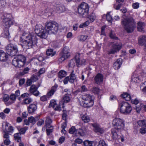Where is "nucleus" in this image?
I'll use <instances>...</instances> for the list:
<instances>
[{
    "label": "nucleus",
    "instance_id": "61",
    "mask_svg": "<svg viewBox=\"0 0 146 146\" xmlns=\"http://www.w3.org/2000/svg\"><path fill=\"white\" fill-rule=\"evenodd\" d=\"M44 123V121L43 120L40 119L37 123V125L38 126H40Z\"/></svg>",
    "mask_w": 146,
    "mask_h": 146
},
{
    "label": "nucleus",
    "instance_id": "26",
    "mask_svg": "<svg viewBox=\"0 0 146 146\" xmlns=\"http://www.w3.org/2000/svg\"><path fill=\"white\" fill-rule=\"evenodd\" d=\"M81 118L84 123H88L90 120L89 116L86 114L83 115L81 117Z\"/></svg>",
    "mask_w": 146,
    "mask_h": 146
},
{
    "label": "nucleus",
    "instance_id": "21",
    "mask_svg": "<svg viewBox=\"0 0 146 146\" xmlns=\"http://www.w3.org/2000/svg\"><path fill=\"white\" fill-rule=\"evenodd\" d=\"M9 96L7 94H5L3 98V100L5 102L6 106H9L12 104V102H10L9 100Z\"/></svg>",
    "mask_w": 146,
    "mask_h": 146
},
{
    "label": "nucleus",
    "instance_id": "44",
    "mask_svg": "<svg viewBox=\"0 0 146 146\" xmlns=\"http://www.w3.org/2000/svg\"><path fill=\"white\" fill-rule=\"evenodd\" d=\"M28 129V127H24L20 129H19V128H18V129L20 132L19 133H20L21 135V134H24L26 132V131H27Z\"/></svg>",
    "mask_w": 146,
    "mask_h": 146
},
{
    "label": "nucleus",
    "instance_id": "30",
    "mask_svg": "<svg viewBox=\"0 0 146 146\" xmlns=\"http://www.w3.org/2000/svg\"><path fill=\"white\" fill-rule=\"evenodd\" d=\"M9 29L4 28V32L3 33V36L6 38H9L10 37V33L9 32Z\"/></svg>",
    "mask_w": 146,
    "mask_h": 146
},
{
    "label": "nucleus",
    "instance_id": "41",
    "mask_svg": "<svg viewBox=\"0 0 146 146\" xmlns=\"http://www.w3.org/2000/svg\"><path fill=\"white\" fill-rule=\"evenodd\" d=\"M33 101L32 98H28L25 99L23 101L24 104H28L31 103Z\"/></svg>",
    "mask_w": 146,
    "mask_h": 146
},
{
    "label": "nucleus",
    "instance_id": "1",
    "mask_svg": "<svg viewBox=\"0 0 146 146\" xmlns=\"http://www.w3.org/2000/svg\"><path fill=\"white\" fill-rule=\"evenodd\" d=\"M58 24L54 21H50L45 23V28L40 24L35 26V32L37 35L42 38H46L48 34H55L58 29Z\"/></svg>",
    "mask_w": 146,
    "mask_h": 146
},
{
    "label": "nucleus",
    "instance_id": "64",
    "mask_svg": "<svg viewBox=\"0 0 146 146\" xmlns=\"http://www.w3.org/2000/svg\"><path fill=\"white\" fill-rule=\"evenodd\" d=\"M4 144L6 145H8L10 143V141L9 139H6L4 141Z\"/></svg>",
    "mask_w": 146,
    "mask_h": 146
},
{
    "label": "nucleus",
    "instance_id": "52",
    "mask_svg": "<svg viewBox=\"0 0 146 146\" xmlns=\"http://www.w3.org/2000/svg\"><path fill=\"white\" fill-rule=\"evenodd\" d=\"M76 129L75 127L74 126H72L69 130V133L71 134H73L74 133L76 132Z\"/></svg>",
    "mask_w": 146,
    "mask_h": 146
},
{
    "label": "nucleus",
    "instance_id": "24",
    "mask_svg": "<svg viewBox=\"0 0 146 146\" xmlns=\"http://www.w3.org/2000/svg\"><path fill=\"white\" fill-rule=\"evenodd\" d=\"M57 87V85H56L52 86L50 90L47 93V96L49 97L52 96L56 90Z\"/></svg>",
    "mask_w": 146,
    "mask_h": 146
},
{
    "label": "nucleus",
    "instance_id": "42",
    "mask_svg": "<svg viewBox=\"0 0 146 146\" xmlns=\"http://www.w3.org/2000/svg\"><path fill=\"white\" fill-rule=\"evenodd\" d=\"M141 107H138L137 106H136V111L138 113H139L140 112L141 108H143L145 109V111H146V109L145 108H146V106L145 105H143V104H141Z\"/></svg>",
    "mask_w": 146,
    "mask_h": 146
},
{
    "label": "nucleus",
    "instance_id": "7",
    "mask_svg": "<svg viewBox=\"0 0 146 146\" xmlns=\"http://www.w3.org/2000/svg\"><path fill=\"white\" fill-rule=\"evenodd\" d=\"M124 121L119 118H116L113 120L112 124L114 127L113 128L116 129L117 131L121 132L123 130L125 124Z\"/></svg>",
    "mask_w": 146,
    "mask_h": 146
},
{
    "label": "nucleus",
    "instance_id": "50",
    "mask_svg": "<svg viewBox=\"0 0 146 146\" xmlns=\"http://www.w3.org/2000/svg\"><path fill=\"white\" fill-rule=\"evenodd\" d=\"M98 146H108L103 140H101L99 142Z\"/></svg>",
    "mask_w": 146,
    "mask_h": 146
},
{
    "label": "nucleus",
    "instance_id": "45",
    "mask_svg": "<svg viewBox=\"0 0 146 146\" xmlns=\"http://www.w3.org/2000/svg\"><path fill=\"white\" fill-rule=\"evenodd\" d=\"M88 36L87 35H82L79 36L78 38L79 40L81 41H84L87 38Z\"/></svg>",
    "mask_w": 146,
    "mask_h": 146
},
{
    "label": "nucleus",
    "instance_id": "46",
    "mask_svg": "<svg viewBox=\"0 0 146 146\" xmlns=\"http://www.w3.org/2000/svg\"><path fill=\"white\" fill-rule=\"evenodd\" d=\"M17 97L14 95V94H11L9 96L11 100L10 102H12V104L14 103Z\"/></svg>",
    "mask_w": 146,
    "mask_h": 146
},
{
    "label": "nucleus",
    "instance_id": "31",
    "mask_svg": "<svg viewBox=\"0 0 146 146\" xmlns=\"http://www.w3.org/2000/svg\"><path fill=\"white\" fill-rule=\"evenodd\" d=\"M57 10L59 12H62L65 11V8L64 6L62 5H58L56 6Z\"/></svg>",
    "mask_w": 146,
    "mask_h": 146
},
{
    "label": "nucleus",
    "instance_id": "5",
    "mask_svg": "<svg viewBox=\"0 0 146 146\" xmlns=\"http://www.w3.org/2000/svg\"><path fill=\"white\" fill-rule=\"evenodd\" d=\"M89 9L88 5L85 2L82 3L78 7V12L83 17H86L88 16Z\"/></svg>",
    "mask_w": 146,
    "mask_h": 146
},
{
    "label": "nucleus",
    "instance_id": "22",
    "mask_svg": "<svg viewBox=\"0 0 146 146\" xmlns=\"http://www.w3.org/2000/svg\"><path fill=\"white\" fill-rule=\"evenodd\" d=\"M122 64L121 59H118L114 62L113 64V67L115 69H118L119 68Z\"/></svg>",
    "mask_w": 146,
    "mask_h": 146
},
{
    "label": "nucleus",
    "instance_id": "16",
    "mask_svg": "<svg viewBox=\"0 0 146 146\" xmlns=\"http://www.w3.org/2000/svg\"><path fill=\"white\" fill-rule=\"evenodd\" d=\"M37 88L35 85H33L31 86L29 92L34 95L37 96L39 94V91L37 90Z\"/></svg>",
    "mask_w": 146,
    "mask_h": 146
},
{
    "label": "nucleus",
    "instance_id": "11",
    "mask_svg": "<svg viewBox=\"0 0 146 146\" xmlns=\"http://www.w3.org/2000/svg\"><path fill=\"white\" fill-rule=\"evenodd\" d=\"M110 44L112 46V48L108 52L109 54H114L118 52L121 47V44H114L113 42H111Z\"/></svg>",
    "mask_w": 146,
    "mask_h": 146
},
{
    "label": "nucleus",
    "instance_id": "58",
    "mask_svg": "<svg viewBox=\"0 0 146 146\" xmlns=\"http://www.w3.org/2000/svg\"><path fill=\"white\" fill-rule=\"evenodd\" d=\"M132 7L134 9H138L139 7V3L137 2L133 3L132 4Z\"/></svg>",
    "mask_w": 146,
    "mask_h": 146
},
{
    "label": "nucleus",
    "instance_id": "48",
    "mask_svg": "<svg viewBox=\"0 0 146 146\" xmlns=\"http://www.w3.org/2000/svg\"><path fill=\"white\" fill-rule=\"evenodd\" d=\"M38 76L37 74H34L31 76L30 79L33 82H35L38 80Z\"/></svg>",
    "mask_w": 146,
    "mask_h": 146
},
{
    "label": "nucleus",
    "instance_id": "28",
    "mask_svg": "<svg viewBox=\"0 0 146 146\" xmlns=\"http://www.w3.org/2000/svg\"><path fill=\"white\" fill-rule=\"evenodd\" d=\"M85 146H95L96 143L93 141H85L83 143Z\"/></svg>",
    "mask_w": 146,
    "mask_h": 146
},
{
    "label": "nucleus",
    "instance_id": "19",
    "mask_svg": "<svg viewBox=\"0 0 146 146\" xmlns=\"http://www.w3.org/2000/svg\"><path fill=\"white\" fill-rule=\"evenodd\" d=\"M119 132H120L117 131L116 129L114 128L112 129L111 130V133L113 138L115 139L119 140L120 139L121 136L117 134V133Z\"/></svg>",
    "mask_w": 146,
    "mask_h": 146
},
{
    "label": "nucleus",
    "instance_id": "13",
    "mask_svg": "<svg viewBox=\"0 0 146 146\" xmlns=\"http://www.w3.org/2000/svg\"><path fill=\"white\" fill-rule=\"evenodd\" d=\"M80 54H78L76 55L75 56L76 64L78 67L82 65H85L86 63V60L85 59H83L80 60Z\"/></svg>",
    "mask_w": 146,
    "mask_h": 146
},
{
    "label": "nucleus",
    "instance_id": "43",
    "mask_svg": "<svg viewBox=\"0 0 146 146\" xmlns=\"http://www.w3.org/2000/svg\"><path fill=\"white\" fill-rule=\"evenodd\" d=\"M28 120L29 122L31 123L33 125L35 124L36 122V119L33 116L29 117L28 118Z\"/></svg>",
    "mask_w": 146,
    "mask_h": 146
},
{
    "label": "nucleus",
    "instance_id": "10",
    "mask_svg": "<svg viewBox=\"0 0 146 146\" xmlns=\"http://www.w3.org/2000/svg\"><path fill=\"white\" fill-rule=\"evenodd\" d=\"M6 51L8 54L11 56H14L17 54L18 49L17 45L9 44L5 47Z\"/></svg>",
    "mask_w": 146,
    "mask_h": 146
},
{
    "label": "nucleus",
    "instance_id": "9",
    "mask_svg": "<svg viewBox=\"0 0 146 146\" xmlns=\"http://www.w3.org/2000/svg\"><path fill=\"white\" fill-rule=\"evenodd\" d=\"M120 111L122 113L128 114L132 110L131 105L127 102H122L119 104Z\"/></svg>",
    "mask_w": 146,
    "mask_h": 146
},
{
    "label": "nucleus",
    "instance_id": "12",
    "mask_svg": "<svg viewBox=\"0 0 146 146\" xmlns=\"http://www.w3.org/2000/svg\"><path fill=\"white\" fill-rule=\"evenodd\" d=\"M70 56L69 52V49L68 47H65L62 50V56L60 58V60L63 61L68 58Z\"/></svg>",
    "mask_w": 146,
    "mask_h": 146
},
{
    "label": "nucleus",
    "instance_id": "14",
    "mask_svg": "<svg viewBox=\"0 0 146 146\" xmlns=\"http://www.w3.org/2000/svg\"><path fill=\"white\" fill-rule=\"evenodd\" d=\"M91 125L94 127V131L96 132L100 133L101 134L103 133L104 132V129L101 127L100 125L97 123H91Z\"/></svg>",
    "mask_w": 146,
    "mask_h": 146
},
{
    "label": "nucleus",
    "instance_id": "2",
    "mask_svg": "<svg viewBox=\"0 0 146 146\" xmlns=\"http://www.w3.org/2000/svg\"><path fill=\"white\" fill-rule=\"evenodd\" d=\"M20 41L25 46H28L29 48H32L37 42V38L35 34L24 33L20 37Z\"/></svg>",
    "mask_w": 146,
    "mask_h": 146
},
{
    "label": "nucleus",
    "instance_id": "38",
    "mask_svg": "<svg viewBox=\"0 0 146 146\" xmlns=\"http://www.w3.org/2000/svg\"><path fill=\"white\" fill-rule=\"evenodd\" d=\"M63 102L65 103L69 102L70 100V95L68 94H66L63 98Z\"/></svg>",
    "mask_w": 146,
    "mask_h": 146
},
{
    "label": "nucleus",
    "instance_id": "62",
    "mask_svg": "<svg viewBox=\"0 0 146 146\" xmlns=\"http://www.w3.org/2000/svg\"><path fill=\"white\" fill-rule=\"evenodd\" d=\"M65 140V138L64 136L60 137L59 139V142L61 144Z\"/></svg>",
    "mask_w": 146,
    "mask_h": 146
},
{
    "label": "nucleus",
    "instance_id": "54",
    "mask_svg": "<svg viewBox=\"0 0 146 146\" xmlns=\"http://www.w3.org/2000/svg\"><path fill=\"white\" fill-rule=\"evenodd\" d=\"M146 127H141L139 130L140 133L142 134H144L146 132Z\"/></svg>",
    "mask_w": 146,
    "mask_h": 146
},
{
    "label": "nucleus",
    "instance_id": "3",
    "mask_svg": "<svg viewBox=\"0 0 146 146\" xmlns=\"http://www.w3.org/2000/svg\"><path fill=\"white\" fill-rule=\"evenodd\" d=\"M121 24L127 33L133 32L135 28L136 23L132 17L122 19Z\"/></svg>",
    "mask_w": 146,
    "mask_h": 146
},
{
    "label": "nucleus",
    "instance_id": "32",
    "mask_svg": "<svg viewBox=\"0 0 146 146\" xmlns=\"http://www.w3.org/2000/svg\"><path fill=\"white\" fill-rule=\"evenodd\" d=\"M131 81L132 82L139 83L140 82V80L137 75L134 74L132 77Z\"/></svg>",
    "mask_w": 146,
    "mask_h": 146
},
{
    "label": "nucleus",
    "instance_id": "23",
    "mask_svg": "<svg viewBox=\"0 0 146 146\" xmlns=\"http://www.w3.org/2000/svg\"><path fill=\"white\" fill-rule=\"evenodd\" d=\"M145 25H143V23L142 22H138L137 23V29L138 31L141 32L142 33L145 32V30H144V27Z\"/></svg>",
    "mask_w": 146,
    "mask_h": 146
},
{
    "label": "nucleus",
    "instance_id": "20",
    "mask_svg": "<svg viewBox=\"0 0 146 146\" xmlns=\"http://www.w3.org/2000/svg\"><path fill=\"white\" fill-rule=\"evenodd\" d=\"M103 76L101 74H98L94 78L95 81L97 84H100L102 83L103 81Z\"/></svg>",
    "mask_w": 146,
    "mask_h": 146
},
{
    "label": "nucleus",
    "instance_id": "35",
    "mask_svg": "<svg viewBox=\"0 0 146 146\" xmlns=\"http://www.w3.org/2000/svg\"><path fill=\"white\" fill-rule=\"evenodd\" d=\"M15 140L19 142L21 140V135L20 133H17L14 135Z\"/></svg>",
    "mask_w": 146,
    "mask_h": 146
},
{
    "label": "nucleus",
    "instance_id": "27",
    "mask_svg": "<svg viewBox=\"0 0 146 146\" xmlns=\"http://www.w3.org/2000/svg\"><path fill=\"white\" fill-rule=\"evenodd\" d=\"M73 72L74 70H72L70 76H68L70 82L71 83H73L76 79V76L73 73Z\"/></svg>",
    "mask_w": 146,
    "mask_h": 146
},
{
    "label": "nucleus",
    "instance_id": "63",
    "mask_svg": "<svg viewBox=\"0 0 146 146\" xmlns=\"http://www.w3.org/2000/svg\"><path fill=\"white\" fill-rule=\"evenodd\" d=\"M131 103L135 105L137 104L139 102L138 100L137 99H135V100H131Z\"/></svg>",
    "mask_w": 146,
    "mask_h": 146
},
{
    "label": "nucleus",
    "instance_id": "18",
    "mask_svg": "<svg viewBox=\"0 0 146 146\" xmlns=\"http://www.w3.org/2000/svg\"><path fill=\"white\" fill-rule=\"evenodd\" d=\"M146 42V36H145L142 35L140 36L138 38V44L140 46L145 45V47L146 45L145 44Z\"/></svg>",
    "mask_w": 146,
    "mask_h": 146
},
{
    "label": "nucleus",
    "instance_id": "36",
    "mask_svg": "<svg viewBox=\"0 0 146 146\" xmlns=\"http://www.w3.org/2000/svg\"><path fill=\"white\" fill-rule=\"evenodd\" d=\"M86 17L90 19L91 22H93L96 18V16L95 14L93 13H92L89 15H88V16Z\"/></svg>",
    "mask_w": 146,
    "mask_h": 146
},
{
    "label": "nucleus",
    "instance_id": "57",
    "mask_svg": "<svg viewBox=\"0 0 146 146\" xmlns=\"http://www.w3.org/2000/svg\"><path fill=\"white\" fill-rule=\"evenodd\" d=\"M122 4L121 3L118 4L117 5L114 4L113 7L114 9L116 10H119L121 7Z\"/></svg>",
    "mask_w": 146,
    "mask_h": 146
},
{
    "label": "nucleus",
    "instance_id": "37",
    "mask_svg": "<svg viewBox=\"0 0 146 146\" xmlns=\"http://www.w3.org/2000/svg\"><path fill=\"white\" fill-rule=\"evenodd\" d=\"M46 53L48 56H54L56 53L55 52H53V50L52 49L47 50L46 51Z\"/></svg>",
    "mask_w": 146,
    "mask_h": 146
},
{
    "label": "nucleus",
    "instance_id": "56",
    "mask_svg": "<svg viewBox=\"0 0 146 146\" xmlns=\"http://www.w3.org/2000/svg\"><path fill=\"white\" fill-rule=\"evenodd\" d=\"M29 70V68L28 67L24 69L23 71L21 73V74L23 75L27 73Z\"/></svg>",
    "mask_w": 146,
    "mask_h": 146
},
{
    "label": "nucleus",
    "instance_id": "59",
    "mask_svg": "<svg viewBox=\"0 0 146 146\" xmlns=\"http://www.w3.org/2000/svg\"><path fill=\"white\" fill-rule=\"evenodd\" d=\"M53 128H52V129H46V131L47 135H50L51 133H52L53 131Z\"/></svg>",
    "mask_w": 146,
    "mask_h": 146
},
{
    "label": "nucleus",
    "instance_id": "15",
    "mask_svg": "<svg viewBox=\"0 0 146 146\" xmlns=\"http://www.w3.org/2000/svg\"><path fill=\"white\" fill-rule=\"evenodd\" d=\"M87 132V129L85 127H82V128L76 130L75 134L76 136H84Z\"/></svg>",
    "mask_w": 146,
    "mask_h": 146
},
{
    "label": "nucleus",
    "instance_id": "39",
    "mask_svg": "<svg viewBox=\"0 0 146 146\" xmlns=\"http://www.w3.org/2000/svg\"><path fill=\"white\" fill-rule=\"evenodd\" d=\"M145 81L144 82L142 83L140 86L141 89L143 93H145L146 92V85L145 84Z\"/></svg>",
    "mask_w": 146,
    "mask_h": 146
},
{
    "label": "nucleus",
    "instance_id": "34",
    "mask_svg": "<svg viewBox=\"0 0 146 146\" xmlns=\"http://www.w3.org/2000/svg\"><path fill=\"white\" fill-rule=\"evenodd\" d=\"M66 71L61 70L58 73V77L59 78H62L66 76Z\"/></svg>",
    "mask_w": 146,
    "mask_h": 146
},
{
    "label": "nucleus",
    "instance_id": "6",
    "mask_svg": "<svg viewBox=\"0 0 146 146\" xmlns=\"http://www.w3.org/2000/svg\"><path fill=\"white\" fill-rule=\"evenodd\" d=\"M25 62V57L22 55H19L13 59L12 61V64L16 67L20 68L24 65Z\"/></svg>",
    "mask_w": 146,
    "mask_h": 146
},
{
    "label": "nucleus",
    "instance_id": "51",
    "mask_svg": "<svg viewBox=\"0 0 146 146\" xmlns=\"http://www.w3.org/2000/svg\"><path fill=\"white\" fill-rule=\"evenodd\" d=\"M92 91L95 94H98L99 92V89L96 87H93L92 90Z\"/></svg>",
    "mask_w": 146,
    "mask_h": 146
},
{
    "label": "nucleus",
    "instance_id": "29",
    "mask_svg": "<svg viewBox=\"0 0 146 146\" xmlns=\"http://www.w3.org/2000/svg\"><path fill=\"white\" fill-rule=\"evenodd\" d=\"M52 122V120L49 117H47L46 120V125L48 128H50L52 127L51 125Z\"/></svg>",
    "mask_w": 146,
    "mask_h": 146
},
{
    "label": "nucleus",
    "instance_id": "49",
    "mask_svg": "<svg viewBox=\"0 0 146 146\" xmlns=\"http://www.w3.org/2000/svg\"><path fill=\"white\" fill-rule=\"evenodd\" d=\"M106 18L107 20L109 22L111 23V21L113 19L109 13H108L106 15Z\"/></svg>",
    "mask_w": 146,
    "mask_h": 146
},
{
    "label": "nucleus",
    "instance_id": "4",
    "mask_svg": "<svg viewBox=\"0 0 146 146\" xmlns=\"http://www.w3.org/2000/svg\"><path fill=\"white\" fill-rule=\"evenodd\" d=\"M82 102H79L81 106L85 108L92 106L94 104V97L89 94L83 95L81 96Z\"/></svg>",
    "mask_w": 146,
    "mask_h": 146
},
{
    "label": "nucleus",
    "instance_id": "40",
    "mask_svg": "<svg viewBox=\"0 0 146 146\" xmlns=\"http://www.w3.org/2000/svg\"><path fill=\"white\" fill-rule=\"evenodd\" d=\"M137 123L139 126L146 127V122L145 120H139L138 121Z\"/></svg>",
    "mask_w": 146,
    "mask_h": 146
},
{
    "label": "nucleus",
    "instance_id": "53",
    "mask_svg": "<svg viewBox=\"0 0 146 146\" xmlns=\"http://www.w3.org/2000/svg\"><path fill=\"white\" fill-rule=\"evenodd\" d=\"M56 104V101L54 100H52L50 101L49 106L50 107H52L53 108H54Z\"/></svg>",
    "mask_w": 146,
    "mask_h": 146
},
{
    "label": "nucleus",
    "instance_id": "47",
    "mask_svg": "<svg viewBox=\"0 0 146 146\" xmlns=\"http://www.w3.org/2000/svg\"><path fill=\"white\" fill-rule=\"evenodd\" d=\"M110 37L112 39L117 40L118 39V38L115 35L114 32L113 31H111L109 34Z\"/></svg>",
    "mask_w": 146,
    "mask_h": 146
},
{
    "label": "nucleus",
    "instance_id": "8",
    "mask_svg": "<svg viewBox=\"0 0 146 146\" xmlns=\"http://www.w3.org/2000/svg\"><path fill=\"white\" fill-rule=\"evenodd\" d=\"M2 19H3V25L4 28L9 29L10 26L13 24V18L11 15L4 14L3 16Z\"/></svg>",
    "mask_w": 146,
    "mask_h": 146
},
{
    "label": "nucleus",
    "instance_id": "33",
    "mask_svg": "<svg viewBox=\"0 0 146 146\" xmlns=\"http://www.w3.org/2000/svg\"><path fill=\"white\" fill-rule=\"evenodd\" d=\"M76 64V58L70 60L69 62L68 65L69 67L74 68Z\"/></svg>",
    "mask_w": 146,
    "mask_h": 146
},
{
    "label": "nucleus",
    "instance_id": "55",
    "mask_svg": "<svg viewBox=\"0 0 146 146\" xmlns=\"http://www.w3.org/2000/svg\"><path fill=\"white\" fill-rule=\"evenodd\" d=\"M45 68H44L40 69L38 72V73L37 74L38 76H39L40 75L44 73L45 72Z\"/></svg>",
    "mask_w": 146,
    "mask_h": 146
},
{
    "label": "nucleus",
    "instance_id": "60",
    "mask_svg": "<svg viewBox=\"0 0 146 146\" xmlns=\"http://www.w3.org/2000/svg\"><path fill=\"white\" fill-rule=\"evenodd\" d=\"M33 82L30 78L27 80L26 82V84L27 86H30L32 84Z\"/></svg>",
    "mask_w": 146,
    "mask_h": 146
},
{
    "label": "nucleus",
    "instance_id": "25",
    "mask_svg": "<svg viewBox=\"0 0 146 146\" xmlns=\"http://www.w3.org/2000/svg\"><path fill=\"white\" fill-rule=\"evenodd\" d=\"M8 58V55L5 52L2 51L0 56V61L2 62L6 61Z\"/></svg>",
    "mask_w": 146,
    "mask_h": 146
},
{
    "label": "nucleus",
    "instance_id": "17",
    "mask_svg": "<svg viewBox=\"0 0 146 146\" xmlns=\"http://www.w3.org/2000/svg\"><path fill=\"white\" fill-rule=\"evenodd\" d=\"M37 109V107L36 105L33 104H30L27 107L28 111L29 113H34Z\"/></svg>",
    "mask_w": 146,
    "mask_h": 146
}]
</instances>
